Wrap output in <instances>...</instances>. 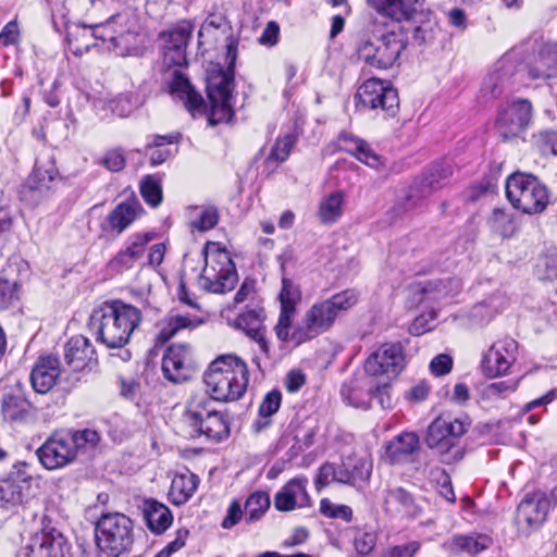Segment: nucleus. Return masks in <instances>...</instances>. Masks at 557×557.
Returning <instances> with one entry per match:
<instances>
[{"instance_id": "nucleus-41", "label": "nucleus", "mask_w": 557, "mask_h": 557, "mask_svg": "<svg viewBox=\"0 0 557 557\" xmlns=\"http://www.w3.org/2000/svg\"><path fill=\"white\" fill-rule=\"evenodd\" d=\"M344 194L335 191L323 198L320 202L318 216L321 223H335L343 214Z\"/></svg>"}, {"instance_id": "nucleus-20", "label": "nucleus", "mask_w": 557, "mask_h": 557, "mask_svg": "<svg viewBox=\"0 0 557 557\" xmlns=\"http://www.w3.org/2000/svg\"><path fill=\"white\" fill-rule=\"evenodd\" d=\"M72 442L66 433L51 435L36 451L41 465L54 470L72 462L76 458Z\"/></svg>"}, {"instance_id": "nucleus-39", "label": "nucleus", "mask_w": 557, "mask_h": 557, "mask_svg": "<svg viewBox=\"0 0 557 557\" xmlns=\"http://www.w3.org/2000/svg\"><path fill=\"white\" fill-rule=\"evenodd\" d=\"M384 388L385 386H376L375 388H373V386L370 385L368 392L363 393L361 382L357 379H354L342 385L341 396L344 399V401L349 406L356 408H367L368 399L366 398V396L372 393L379 395L382 393Z\"/></svg>"}, {"instance_id": "nucleus-8", "label": "nucleus", "mask_w": 557, "mask_h": 557, "mask_svg": "<svg viewBox=\"0 0 557 557\" xmlns=\"http://www.w3.org/2000/svg\"><path fill=\"white\" fill-rule=\"evenodd\" d=\"M206 264L199 276V286L209 293L224 294L238 282L235 263L225 249L206 252Z\"/></svg>"}, {"instance_id": "nucleus-7", "label": "nucleus", "mask_w": 557, "mask_h": 557, "mask_svg": "<svg viewBox=\"0 0 557 557\" xmlns=\"http://www.w3.org/2000/svg\"><path fill=\"white\" fill-rule=\"evenodd\" d=\"M185 419L199 434L214 441L228 436L230 426L224 414L216 410L208 394H196L187 403Z\"/></svg>"}, {"instance_id": "nucleus-38", "label": "nucleus", "mask_w": 557, "mask_h": 557, "mask_svg": "<svg viewBox=\"0 0 557 557\" xmlns=\"http://www.w3.org/2000/svg\"><path fill=\"white\" fill-rule=\"evenodd\" d=\"M198 483V476L188 470L175 474L170 490L173 502L176 505L185 504L196 492Z\"/></svg>"}, {"instance_id": "nucleus-13", "label": "nucleus", "mask_w": 557, "mask_h": 557, "mask_svg": "<svg viewBox=\"0 0 557 557\" xmlns=\"http://www.w3.org/2000/svg\"><path fill=\"white\" fill-rule=\"evenodd\" d=\"M183 66L184 65L164 67L162 72L163 85L172 97L184 102L185 108L193 115L196 113H202L205 109V100L182 71Z\"/></svg>"}, {"instance_id": "nucleus-47", "label": "nucleus", "mask_w": 557, "mask_h": 557, "mask_svg": "<svg viewBox=\"0 0 557 557\" xmlns=\"http://www.w3.org/2000/svg\"><path fill=\"white\" fill-rule=\"evenodd\" d=\"M140 194L144 200L151 207H158L162 201V187L160 180L153 175H147L140 184Z\"/></svg>"}, {"instance_id": "nucleus-18", "label": "nucleus", "mask_w": 557, "mask_h": 557, "mask_svg": "<svg viewBox=\"0 0 557 557\" xmlns=\"http://www.w3.org/2000/svg\"><path fill=\"white\" fill-rule=\"evenodd\" d=\"M191 33V25L184 22L160 34L163 41V67L187 65L186 48Z\"/></svg>"}, {"instance_id": "nucleus-28", "label": "nucleus", "mask_w": 557, "mask_h": 557, "mask_svg": "<svg viewBox=\"0 0 557 557\" xmlns=\"http://www.w3.org/2000/svg\"><path fill=\"white\" fill-rule=\"evenodd\" d=\"M381 18L394 22L409 21L417 13L419 0H368Z\"/></svg>"}, {"instance_id": "nucleus-43", "label": "nucleus", "mask_w": 557, "mask_h": 557, "mask_svg": "<svg viewBox=\"0 0 557 557\" xmlns=\"http://www.w3.org/2000/svg\"><path fill=\"white\" fill-rule=\"evenodd\" d=\"M270 496L267 492L257 491L248 496L245 502V520L253 523L260 520L270 508Z\"/></svg>"}, {"instance_id": "nucleus-25", "label": "nucleus", "mask_w": 557, "mask_h": 557, "mask_svg": "<svg viewBox=\"0 0 557 557\" xmlns=\"http://www.w3.org/2000/svg\"><path fill=\"white\" fill-rule=\"evenodd\" d=\"M461 283L458 278H436L412 285V293L419 301H440L459 293Z\"/></svg>"}, {"instance_id": "nucleus-24", "label": "nucleus", "mask_w": 557, "mask_h": 557, "mask_svg": "<svg viewBox=\"0 0 557 557\" xmlns=\"http://www.w3.org/2000/svg\"><path fill=\"white\" fill-rule=\"evenodd\" d=\"M516 66L508 58L498 60L493 71L484 78L482 94L488 99H496L510 86Z\"/></svg>"}, {"instance_id": "nucleus-59", "label": "nucleus", "mask_w": 557, "mask_h": 557, "mask_svg": "<svg viewBox=\"0 0 557 557\" xmlns=\"http://www.w3.org/2000/svg\"><path fill=\"white\" fill-rule=\"evenodd\" d=\"M104 168L111 172H119L125 166V156L121 148L112 149L106 152L101 162Z\"/></svg>"}, {"instance_id": "nucleus-45", "label": "nucleus", "mask_w": 557, "mask_h": 557, "mask_svg": "<svg viewBox=\"0 0 557 557\" xmlns=\"http://www.w3.org/2000/svg\"><path fill=\"white\" fill-rule=\"evenodd\" d=\"M346 466L348 474L351 476V486L361 490L371 476L372 463L364 458H348Z\"/></svg>"}, {"instance_id": "nucleus-5", "label": "nucleus", "mask_w": 557, "mask_h": 557, "mask_svg": "<svg viewBox=\"0 0 557 557\" xmlns=\"http://www.w3.org/2000/svg\"><path fill=\"white\" fill-rule=\"evenodd\" d=\"M97 547L109 557L129 554L135 540L134 522L122 512H104L95 524Z\"/></svg>"}, {"instance_id": "nucleus-55", "label": "nucleus", "mask_w": 557, "mask_h": 557, "mask_svg": "<svg viewBox=\"0 0 557 557\" xmlns=\"http://www.w3.org/2000/svg\"><path fill=\"white\" fill-rule=\"evenodd\" d=\"M447 421L441 418L435 419L428 428L425 444L429 448H434L442 441L449 437V431H447Z\"/></svg>"}, {"instance_id": "nucleus-11", "label": "nucleus", "mask_w": 557, "mask_h": 557, "mask_svg": "<svg viewBox=\"0 0 557 557\" xmlns=\"http://www.w3.org/2000/svg\"><path fill=\"white\" fill-rule=\"evenodd\" d=\"M58 180L59 171L53 162L36 163L18 190L20 200L32 208L37 207L52 195Z\"/></svg>"}, {"instance_id": "nucleus-44", "label": "nucleus", "mask_w": 557, "mask_h": 557, "mask_svg": "<svg viewBox=\"0 0 557 557\" xmlns=\"http://www.w3.org/2000/svg\"><path fill=\"white\" fill-rule=\"evenodd\" d=\"M2 411L10 421H24L30 414L32 404L22 396L10 395L3 399Z\"/></svg>"}, {"instance_id": "nucleus-22", "label": "nucleus", "mask_w": 557, "mask_h": 557, "mask_svg": "<svg viewBox=\"0 0 557 557\" xmlns=\"http://www.w3.org/2000/svg\"><path fill=\"white\" fill-rule=\"evenodd\" d=\"M60 374L58 357L53 355L38 357L29 375L33 389L38 394L48 393L55 385Z\"/></svg>"}, {"instance_id": "nucleus-31", "label": "nucleus", "mask_w": 557, "mask_h": 557, "mask_svg": "<svg viewBox=\"0 0 557 557\" xmlns=\"http://www.w3.org/2000/svg\"><path fill=\"white\" fill-rule=\"evenodd\" d=\"M152 239L149 234H136L129 239V244L121 250L109 263L116 272L131 269L134 263L144 255L146 245Z\"/></svg>"}, {"instance_id": "nucleus-48", "label": "nucleus", "mask_w": 557, "mask_h": 557, "mask_svg": "<svg viewBox=\"0 0 557 557\" xmlns=\"http://www.w3.org/2000/svg\"><path fill=\"white\" fill-rule=\"evenodd\" d=\"M296 314V309L280 307V315L276 325L274 326V332L276 337L283 342H293V332H290V327Z\"/></svg>"}, {"instance_id": "nucleus-26", "label": "nucleus", "mask_w": 557, "mask_h": 557, "mask_svg": "<svg viewBox=\"0 0 557 557\" xmlns=\"http://www.w3.org/2000/svg\"><path fill=\"white\" fill-rule=\"evenodd\" d=\"M64 359L74 371H83L97 362L95 348L83 335L73 336L66 342Z\"/></svg>"}, {"instance_id": "nucleus-51", "label": "nucleus", "mask_w": 557, "mask_h": 557, "mask_svg": "<svg viewBox=\"0 0 557 557\" xmlns=\"http://www.w3.org/2000/svg\"><path fill=\"white\" fill-rule=\"evenodd\" d=\"M66 435H69V437L73 441L72 448L75 451V455H77L79 449L95 447L100 441V435L98 432L89 429L76 431L73 433L69 432Z\"/></svg>"}, {"instance_id": "nucleus-60", "label": "nucleus", "mask_w": 557, "mask_h": 557, "mask_svg": "<svg viewBox=\"0 0 557 557\" xmlns=\"http://www.w3.org/2000/svg\"><path fill=\"white\" fill-rule=\"evenodd\" d=\"M245 516L242 505L237 499H233L227 508L226 515L221 523L222 528L231 529L236 525Z\"/></svg>"}, {"instance_id": "nucleus-37", "label": "nucleus", "mask_w": 557, "mask_h": 557, "mask_svg": "<svg viewBox=\"0 0 557 557\" xmlns=\"http://www.w3.org/2000/svg\"><path fill=\"white\" fill-rule=\"evenodd\" d=\"M532 79H546L557 74V53L549 48L542 49L533 63L527 65Z\"/></svg>"}, {"instance_id": "nucleus-4", "label": "nucleus", "mask_w": 557, "mask_h": 557, "mask_svg": "<svg viewBox=\"0 0 557 557\" xmlns=\"http://www.w3.org/2000/svg\"><path fill=\"white\" fill-rule=\"evenodd\" d=\"M227 57L231 59L227 69L212 70L207 77L208 120L211 125L227 123L234 116L232 99L236 48L233 45H227Z\"/></svg>"}, {"instance_id": "nucleus-1", "label": "nucleus", "mask_w": 557, "mask_h": 557, "mask_svg": "<svg viewBox=\"0 0 557 557\" xmlns=\"http://www.w3.org/2000/svg\"><path fill=\"white\" fill-rule=\"evenodd\" d=\"M143 321L141 311L122 300L103 302L94 310L90 327L108 348H121L128 344L132 334Z\"/></svg>"}, {"instance_id": "nucleus-21", "label": "nucleus", "mask_w": 557, "mask_h": 557, "mask_svg": "<svg viewBox=\"0 0 557 557\" xmlns=\"http://www.w3.org/2000/svg\"><path fill=\"white\" fill-rule=\"evenodd\" d=\"M66 540L55 529L36 533L26 545V557H65Z\"/></svg>"}, {"instance_id": "nucleus-17", "label": "nucleus", "mask_w": 557, "mask_h": 557, "mask_svg": "<svg viewBox=\"0 0 557 557\" xmlns=\"http://www.w3.org/2000/svg\"><path fill=\"white\" fill-rule=\"evenodd\" d=\"M518 343L506 337L495 342L484 354L481 369L485 376L496 377L508 373L516 360Z\"/></svg>"}, {"instance_id": "nucleus-12", "label": "nucleus", "mask_w": 557, "mask_h": 557, "mask_svg": "<svg viewBox=\"0 0 557 557\" xmlns=\"http://www.w3.org/2000/svg\"><path fill=\"white\" fill-rule=\"evenodd\" d=\"M337 319L326 300L313 304L305 313L302 322L293 331L295 345H300L329 331Z\"/></svg>"}, {"instance_id": "nucleus-46", "label": "nucleus", "mask_w": 557, "mask_h": 557, "mask_svg": "<svg viewBox=\"0 0 557 557\" xmlns=\"http://www.w3.org/2000/svg\"><path fill=\"white\" fill-rule=\"evenodd\" d=\"M491 539L485 535L470 536L457 535L453 537L451 548L454 550L465 552L469 554H479L488 547Z\"/></svg>"}, {"instance_id": "nucleus-29", "label": "nucleus", "mask_w": 557, "mask_h": 557, "mask_svg": "<svg viewBox=\"0 0 557 557\" xmlns=\"http://www.w3.org/2000/svg\"><path fill=\"white\" fill-rule=\"evenodd\" d=\"M262 310L260 308H246L235 320L237 329L244 331L257 342L260 351L269 358L270 347L262 330Z\"/></svg>"}, {"instance_id": "nucleus-49", "label": "nucleus", "mask_w": 557, "mask_h": 557, "mask_svg": "<svg viewBox=\"0 0 557 557\" xmlns=\"http://www.w3.org/2000/svg\"><path fill=\"white\" fill-rule=\"evenodd\" d=\"M297 143V137L294 134H286L278 137L273 145L267 161L285 162Z\"/></svg>"}, {"instance_id": "nucleus-33", "label": "nucleus", "mask_w": 557, "mask_h": 557, "mask_svg": "<svg viewBox=\"0 0 557 557\" xmlns=\"http://www.w3.org/2000/svg\"><path fill=\"white\" fill-rule=\"evenodd\" d=\"M143 515L148 529L154 534L163 533L173 522L171 510L152 498L144 500Z\"/></svg>"}, {"instance_id": "nucleus-27", "label": "nucleus", "mask_w": 557, "mask_h": 557, "mask_svg": "<svg viewBox=\"0 0 557 557\" xmlns=\"http://www.w3.org/2000/svg\"><path fill=\"white\" fill-rule=\"evenodd\" d=\"M128 17L126 14H113L104 22L95 24H82L83 28H89L91 36L95 39L102 41L109 40L115 46L120 45L125 35H133L134 33L127 28L124 29L122 26L126 24Z\"/></svg>"}, {"instance_id": "nucleus-50", "label": "nucleus", "mask_w": 557, "mask_h": 557, "mask_svg": "<svg viewBox=\"0 0 557 557\" xmlns=\"http://www.w3.org/2000/svg\"><path fill=\"white\" fill-rule=\"evenodd\" d=\"M278 300L280 307L296 309V306L301 300V292L299 286L296 285L292 280L283 277Z\"/></svg>"}, {"instance_id": "nucleus-14", "label": "nucleus", "mask_w": 557, "mask_h": 557, "mask_svg": "<svg viewBox=\"0 0 557 557\" xmlns=\"http://www.w3.org/2000/svg\"><path fill=\"white\" fill-rule=\"evenodd\" d=\"M405 368L404 347L400 343H385L364 362V371L371 376L396 377Z\"/></svg>"}, {"instance_id": "nucleus-61", "label": "nucleus", "mask_w": 557, "mask_h": 557, "mask_svg": "<svg viewBox=\"0 0 557 557\" xmlns=\"http://www.w3.org/2000/svg\"><path fill=\"white\" fill-rule=\"evenodd\" d=\"M536 141L544 152L557 154V132L552 129L541 131L536 135Z\"/></svg>"}, {"instance_id": "nucleus-23", "label": "nucleus", "mask_w": 557, "mask_h": 557, "mask_svg": "<svg viewBox=\"0 0 557 557\" xmlns=\"http://www.w3.org/2000/svg\"><path fill=\"white\" fill-rule=\"evenodd\" d=\"M308 480L305 476L290 479L275 495L274 507L277 511H292L296 507H307L310 497L307 492Z\"/></svg>"}, {"instance_id": "nucleus-42", "label": "nucleus", "mask_w": 557, "mask_h": 557, "mask_svg": "<svg viewBox=\"0 0 557 557\" xmlns=\"http://www.w3.org/2000/svg\"><path fill=\"white\" fill-rule=\"evenodd\" d=\"M282 403V394L277 389L269 392L259 406V419L255 421L253 428L257 432L267 429L271 424V417L277 412Z\"/></svg>"}, {"instance_id": "nucleus-35", "label": "nucleus", "mask_w": 557, "mask_h": 557, "mask_svg": "<svg viewBox=\"0 0 557 557\" xmlns=\"http://www.w3.org/2000/svg\"><path fill=\"white\" fill-rule=\"evenodd\" d=\"M140 211L141 205L136 198L127 199L115 206L107 221L111 230L121 234L137 219Z\"/></svg>"}, {"instance_id": "nucleus-52", "label": "nucleus", "mask_w": 557, "mask_h": 557, "mask_svg": "<svg viewBox=\"0 0 557 557\" xmlns=\"http://www.w3.org/2000/svg\"><path fill=\"white\" fill-rule=\"evenodd\" d=\"M320 512L331 519H342L346 522L352 520V509L349 506L334 504L329 498L321 499Z\"/></svg>"}, {"instance_id": "nucleus-40", "label": "nucleus", "mask_w": 557, "mask_h": 557, "mask_svg": "<svg viewBox=\"0 0 557 557\" xmlns=\"http://www.w3.org/2000/svg\"><path fill=\"white\" fill-rule=\"evenodd\" d=\"M200 323V320L191 319L188 315L170 314L160 324L158 341L163 344L174 337L181 330L195 329Z\"/></svg>"}, {"instance_id": "nucleus-10", "label": "nucleus", "mask_w": 557, "mask_h": 557, "mask_svg": "<svg viewBox=\"0 0 557 557\" xmlns=\"http://www.w3.org/2000/svg\"><path fill=\"white\" fill-rule=\"evenodd\" d=\"M533 121V106L529 99L513 98L502 104L495 119V128L503 139L520 137Z\"/></svg>"}, {"instance_id": "nucleus-62", "label": "nucleus", "mask_w": 557, "mask_h": 557, "mask_svg": "<svg viewBox=\"0 0 557 557\" xmlns=\"http://www.w3.org/2000/svg\"><path fill=\"white\" fill-rule=\"evenodd\" d=\"M376 543V535L373 532H358L355 536L356 550L361 555L372 552Z\"/></svg>"}, {"instance_id": "nucleus-19", "label": "nucleus", "mask_w": 557, "mask_h": 557, "mask_svg": "<svg viewBox=\"0 0 557 557\" xmlns=\"http://www.w3.org/2000/svg\"><path fill=\"white\" fill-rule=\"evenodd\" d=\"M162 372L170 382L187 381L193 372L191 347L182 343L170 345L163 354Z\"/></svg>"}, {"instance_id": "nucleus-32", "label": "nucleus", "mask_w": 557, "mask_h": 557, "mask_svg": "<svg viewBox=\"0 0 557 557\" xmlns=\"http://www.w3.org/2000/svg\"><path fill=\"white\" fill-rule=\"evenodd\" d=\"M341 149L356 157L360 162L373 169H380L384 165L382 156L377 154L363 140L354 137L351 134L343 133L338 137Z\"/></svg>"}, {"instance_id": "nucleus-3", "label": "nucleus", "mask_w": 557, "mask_h": 557, "mask_svg": "<svg viewBox=\"0 0 557 557\" xmlns=\"http://www.w3.org/2000/svg\"><path fill=\"white\" fill-rule=\"evenodd\" d=\"M247 364L238 357L224 355L214 359L203 373V382L212 401L239 399L248 385Z\"/></svg>"}, {"instance_id": "nucleus-34", "label": "nucleus", "mask_w": 557, "mask_h": 557, "mask_svg": "<svg viewBox=\"0 0 557 557\" xmlns=\"http://www.w3.org/2000/svg\"><path fill=\"white\" fill-rule=\"evenodd\" d=\"M384 508L387 512L414 517L420 512L412 495L403 487L388 488L384 496Z\"/></svg>"}, {"instance_id": "nucleus-56", "label": "nucleus", "mask_w": 557, "mask_h": 557, "mask_svg": "<svg viewBox=\"0 0 557 557\" xmlns=\"http://www.w3.org/2000/svg\"><path fill=\"white\" fill-rule=\"evenodd\" d=\"M433 449H437L442 462L448 465L460 460L463 456L462 450L457 445V442L453 440L451 436L442 441L440 444H437V446H434Z\"/></svg>"}, {"instance_id": "nucleus-54", "label": "nucleus", "mask_w": 557, "mask_h": 557, "mask_svg": "<svg viewBox=\"0 0 557 557\" xmlns=\"http://www.w3.org/2000/svg\"><path fill=\"white\" fill-rule=\"evenodd\" d=\"M326 301L338 317L341 312L347 311L357 304L358 295L352 289H346L333 295Z\"/></svg>"}, {"instance_id": "nucleus-2", "label": "nucleus", "mask_w": 557, "mask_h": 557, "mask_svg": "<svg viewBox=\"0 0 557 557\" xmlns=\"http://www.w3.org/2000/svg\"><path fill=\"white\" fill-rule=\"evenodd\" d=\"M368 36L357 45L359 59L376 69H389L406 48V36L400 26L388 28L377 17L368 26Z\"/></svg>"}, {"instance_id": "nucleus-64", "label": "nucleus", "mask_w": 557, "mask_h": 557, "mask_svg": "<svg viewBox=\"0 0 557 557\" xmlns=\"http://www.w3.org/2000/svg\"><path fill=\"white\" fill-rule=\"evenodd\" d=\"M434 319L435 314L433 312L417 317L409 326L410 334L419 336L431 331L433 329Z\"/></svg>"}, {"instance_id": "nucleus-6", "label": "nucleus", "mask_w": 557, "mask_h": 557, "mask_svg": "<svg viewBox=\"0 0 557 557\" xmlns=\"http://www.w3.org/2000/svg\"><path fill=\"white\" fill-rule=\"evenodd\" d=\"M505 190L511 206L525 214L542 213L549 203L547 186L532 174H511L506 181Z\"/></svg>"}, {"instance_id": "nucleus-58", "label": "nucleus", "mask_w": 557, "mask_h": 557, "mask_svg": "<svg viewBox=\"0 0 557 557\" xmlns=\"http://www.w3.org/2000/svg\"><path fill=\"white\" fill-rule=\"evenodd\" d=\"M433 480L437 484L438 493L450 504L456 502L453 484L449 474L444 469L432 471Z\"/></svg>"}, {"instance_id": "nucleus-16", "label": "nucleus", "mask_w": 557, "mask_h": 557, "mask_svg": "<svg viewBox=\"0 0 557 557\" xmlns=\"http://www.w3.org/2000/svg\"><path fill=\"white\" fill-rule=\"evenodd\" d=\"M552 502L546 494L537 492L525 496L519 504L516 522L522 533L540 528L547 518Z\"/></svg>"}, {"instance_id": "nucleus-9", "label": "nucleus", "mask_w": 557, "mask_h": 557, "mask_svg": "<svg viewBox=\"0 0 557 557\" xmlns=\"http://www.w3.org/2000/svg\"><path fill=\"white\" fill-rule=\"evenodd\" d=\"M356 106L362 109L381 110L394 117L399 111V97L391 82L370 78L363 82L355 95Z\"/></svg>"}, {"instance_id": "nucleus-36", "label": "nucleus", "mask_w": 557, "mask_h": 557, "mask_svg": "<svg viewBox=\"0 0 557 557\" xmlns=\"http://www.w3.org/2000/svg\"><path fill=\"white\" fill-rule=\"evenodd\" d=\"M451 174L453 166L450 162L442 161L435 163L424 174L419 187L417 188V191H419L422 197H426L435 190L442 188L446 184L447 180L451 176Z\"/></svg>"}, {"instance_id": "nucleus-53", "label": "nucleus", "mask_w": 557, "mask_h": 557, "mask_svg": "<svg viewBox=\"0 0 557 557\" xmlns=\"http://www.w3.org/2000/svg\"><path fill=\"white\" fill-rule=\"evenodd\" d=\"M219 218V211L215 207H201L198 218L191 222V227L200 232H207L218 224Z\"/></svg>"}, {"instance_id": "nucleus-30", "label": "nucleus", "mask_w": 557, "mask_h": 557, "mask_svg": "<svg viewBox=\"0 0 557 557\" xmlns=\"http://www.w3.org/2000/svg\"><path fill=\"white\" fill-rule=\"evenodd\" d=\"M419 449V436L414 432H404L387 443L386 458L392 465L405 463L410 461Z\"/></svg>"}, {"instance_id": "nucleus-63", "label": "nucleus", "mask_w": 557, "mask_h": 557, "mask_svg": "<svg viewBox=\"0 0 557 557\" xmlns=\"http://www.w3.org/2000/svg\"><path fill=\"white\" fill-rule=\"evenodd\" d=\"M453 368V358L449 355L441 354L434 357L430 362V371L435 376L449 373Z\"/></svg>"}, {"instance_id": "nucleus-57", "label": "nucleus", "mask_w": 557, "mask_h": 557, "mask_svg": "<svg viewBox=\"0 0 557 557\" xmlns=\"http://www.w3.org/2000/svg\"><path fill=\"white\" fill-rule=\"evenodd\" d=\"M519 385V380L498 381L488 384L483 393L488 399L503 398L513 393Z\"/></svg>"}, {"instance_id": "nucleus-15", "label": "nucleus", "mask_w": 557, "mask_h": 557, "mask_svg": "<svg viewBox=\"0 0 557 557\" xmlns=\"http://www.w3.org/2000/svg\"><path fill=\"white\" fill-rule=\"evenodd\" d=\"M32 480L26 463L13 466L7 475L0 478V506L10 509L22 504L30 488Z\"/></svg>"}]
</instances>
